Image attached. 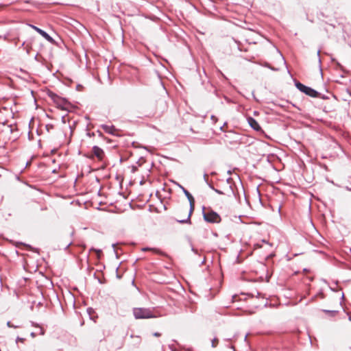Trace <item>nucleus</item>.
Returning <instances> with one entry per match:
<instances>
[{
    "instance_id": "f257e3e1",
    "label": "nucleus",
    "mask_w": 351,
    "mask_h": 351,
    "mask_svg": "<svg viewBox=\"0 0 351 351\" xmlns=\"http://www.w3.org/2000/svg\"><path fill=\"white\" fill-rule=\"evenodd\" d=\"M133 315L135 319H149L156 317L153 311L150 308H134Z\"/></svg>"
},
{
    "instance_id": "f03ea898",
    "label": "nucleus",
    "mask_w": 351,
    "mask_h": 351,
    "mask_svg": "<svg viewBox=\"0 0 351 351\" xmlns=\"http://www.w3.org/2000/svg\"><path fill=\"white\" fill-rule=\"evenodd\" d=\"M295 87L302 93H304L308 96L313 98L321 97V93L315 90V89L307 86L298 81L295 82Z\"/></svg>"
},
{
    "instance_id": "7ed1b4c3",
    "label": "nucleus",
    "mask_w": 351,
    "mask_h": 351,
    "mask_svg": "<svg viewBox=\"0 0 351 351\" xmlns=\"http://www.w3.org/2000/svg\"><path fill=\"white\" fill-rule=\"evenodd\" d=\"M203 217L204 219L208 223H218L221 221L220 215L215 211L210 209L207 211H204V207H203Z\"/></svg>"
},
{
    "instance_id": "20e7f679",
    "label": "nucleus",
    "mask_w": 351,
    "mask_h": 351,
    "mask_svg": "<svg viewBox=\"0 0 351 351\" xmlns=\"http://www.w3.org/2000/svg\"><path fill=\"white\" fill-rule=\"evenodd\" d=\"M28 25L34 29L35 31H36L39 34H40L43 38H45L48 42H49L51 44L55 43L54 39L45 31L41 29L40 28L31 24H28Z\"/></svg>"
},
{
    "instance_id": "39448f33",
    "label": "nucleus",
    "mask_w": 351,
    "mask_h": 351,
    "mask_svg": "<svg viewBox=\"0 0 351 351\" xmlns=\"http://www.w3.org/2000/svg\"><path fill=\"white\" fill-rule=\"evenodd\" d=\"M189 205H190V209H189V214L187 215V217L184 219H177V221L180 223H191V215L194 210V208H195V199H193V201L191 200V202H189Z\"/></svg>"
},
{
    "instance_id": "423d86ee",
    "label": "nucleus",
    "mask_w": 351,
    "mask_h": 351,
    "mask_svg": "<svg viewBox=\"0 0 351 351\" xmlns=\"http://www.w3.org/2000/svg\"><path fill=\"white\" fill-rule=\"evenodd\" d=\"M247 120L248 124L253 130H254L256 132H259V131L262 130L261 127L260 126V125L258 124V123L256 121V120L255 119H254L252 117H247Z\"/></svg>"
},
{
    "instance_id": "0eeeda50",
    "label": "nucleus",
    "mask_w": 351,
    "mask_h": 351,
    "mask_svg": "<svg viewBox=\"0 0 351 351\" xmlns=\"http://www.w3.org/2000/svg\"><path fill=\"white\" fill-rule=\"evenodd\" d=\"M101 128L108 134L114 135V136H119L116 132L118 131V130L114 126V125H108L103 124L101 125Z\"/></svg>"
},
{
    "instance_id": "6e6552de",
    "label": "nucleus",
    "mask_w": 351,
    "mask_h": 351,
    "mask_svg": "<svg viewBox=\"0 0 351 351\" xmlns=\"http://www.w3.org/2000/svg\"><path fill=\"white\" fill-rule=\"evenodd\" d=\"M93 152L94 155L99 160H101L104 156V152L99 147L95 145L93 147Z\"/></svg>"
},
{
    "instance_id": "1a4fd4ad",
    "label": "nucleus",
    "mask_w": 351,
    "mask_h": 351,
    "mask_svg": "<svg viewBox=\"0 0 351 351\" xmlns=\"http://www.w3.org/2000/svg\"><path fill=\"white\" fill-rule=\"evenodd\" d=\"M60 103H56L58 107L62 110H68L69 102L64 98L60 97Z\"/></svg>"
},
{
    "instance_id": "9d476101",
    "label": "nucleus",
    "mask_w": 351,
    "mask_h": 351,
    "mask_svg": "<svg viewBox=\"0 0 351 351\" xmlns=\"http://www.w3.org/2000/svg\"><path fill=\"white\" fill-rule=\"evenodd\" d=\"M226 182L229 184L227 195L228 197L235 196V193L232 186V179L231 178H228L226 179Z\"/></svg>"
},
{
    "instance_id": "9b49d317",
    "label": "nucleus",
    "mask_w": 351,
    "mask_h": 351,
    "mask_svg": "<svg viewBox=\"0 0 351 351\" xmlns=\"http://www.w3.org/2000/svg\"><path fill=\"white\" fill-rule=\"evenodd\" d=\"M48 95L49 97L53 99V101L55 102V103H60L59 101H60V96H58V95H56V93L50 91L48 93Z\"/></svg>"
},
{
    "instance_id": "f8f14e48",
    "label": "nucleus",
    "mask_w": 351,
    "mask_h": 351,
    "mask_svg": "<svg viewBox=\"0 0 351 351\" xmlns=\"http://www.w3.org/2000/svg\"><path fill=\"white\" fill-rule=\"evenodd\" d=\"M48 95L49 97L53 99V101L55 102V103H60L59 101H60V96H58V95H56V93L50 91L48 93Z\"/></svg>"
},
{
    "instance_id": "ddd939ff",
    "label": "nucleus",
    "mask_w": 351,
    "mask_h": 351,
    "mask_svg": "<svg viewBox=\"0 0 351 351\" xmlns=\"http://www.w3.org/2000/svg\"><path fill=\"white\" fill-rule=\"evenodd\" d=\"M182 191L189 202H191V200L193 201V199H194L193 195L185 188H182Z\"/></svg>"
},
{
    "instance_id": "4468645a",
    "label": "nucleus",
    "mask_w": 351,
    "mask_h": 351,
    "mask_svg": "<svg viewBox=\"0 0 351 351\" xmlns=\"http://www.w3.org/2000/svg\"><path fill=\"white\" fill-rule=\"evenodd\" d=\"M7 326L9 327V328H19L20 326L19 325H14L11 322L8 321L7 322Z\"/></svg>"
},
{
    "instance_id": "2eb2a0df",
    "label": "nucleus",
    "mask_w": 351,
    "mask_h": 351,
    "mask_svg": "<svg viewBox=\"0 0 351 351\" xmlns=\"http://www.w3.org/2000/svg\"><path fill=\"white\" fill-rule=\"evenodd\" d=\"M189 242H190V245H191V251L193 252L194 254H195L197 255H199L198 250L193 247L191 241H189Z\"/></svg>"
},
{
    "instance_id": "dca6fc26",
    "label": "nucleus",
    "mask_w": 351,
    "mask_h": 351,
    "mask_svg": "<svg viewBox=\"0 0 351 351\" xmlns=\"http://www.w3.org/2000/svg\"><path fill=\"white\" fill-rule=\"evenodd\" d=\"M324 312H325L326 313H329L332 316H335L337 314V311H329V310H324Z\"/></svg>"
},
{
    "instance_id": "f3484780",
    "label": "nucleus",
    "mask_w": 351,
    "mask_h": 351,
    "mask_svg": "<svg viewBox=\"0 0 351 351\" xmlns=\"http://www.w3.org/2000/svg\"><path fill=\"white\" fill-rule=\"evenodd\" d=\"M19 245H25L27 249H29V250L34 251V250H33V247H32L31 245H27V244H25V243H17V245H16V246H18Z\"/></svg>"
},
{
    "instance_id": "a211bd4d",
    "label": "nucleus",
    "mask_w": 351,
    "mask_h": 351,
    "mask_svg": "<svg viewBox=\"0 0 351 351\" xmlns=\"http://www.w3.org/2000/svg\"><path fill=\"white\" fill-rule=\"evenodd\" d=\"M218 342V339L217 338H214L212 341V343H211V346L213 348H215L217 346V344L216 343Z\"/></svg>"
},
{
    "instance_id": "6ab92c4d",
    "label": "nucleus",
    "mask_w": 351,
    "mask_h": 351,
    "mask_svg": "<svg viewBox=\"0 0 351 351\" xmlns=\"http://www.w3.org/2000/svg\"><path fill=\"white\" fill-rule=\"evenodd\" d=\"M96 252V254H97V258L98 259H100V258H101V254H102V251H101V250L97 249V250H96V252Z\"/></svg>"
},
{
    "instance_id": "aec40b11",
    "label": "nucleus",
    "mask_w": 351,
    "mask_h": 351,
    "mask_svg": "<svg viewBox=\"0 0 351 351\" xmlns=\"http://www.w3.org/2000/svg\"><path fill=\"white\" fill-rule=\"evenodd\" d=\"M130 337L131 338H136L137 339V344H139L141 343V337L140 336H134V335H130Z\"/></svg>"
},
{
    "instance_id": "412c9836",
    "label": "nucleus",
    "mask_w": 351,
    "mask_h": 351,
    "mask_svg": "<svg viewBox=\"0 0 351 351\" xmlns=\"http://www.w3.org/2000/svg\"><path fill=\"white\" fill-rule=\"evenodd\" d=\"M214 191L215 193H217V194H219V195H223V194H226L227 195V193H228V191L226 193H223V191H221V190H219L217 189H215Z\"/></svg>"
},
{
    "instance_id": "4be33fe9",
    "label": "nucleus",
    "mask_w": 351,
    "mask_h": 351,
    "mask_svg": "<svg viewBox=\"0 0 351 351\" xmlns=\"http://www.w3.org/2000/svg\"><path fill=\"white\" fill-rule=\"evenodd\" d=\"M143 251H148V250H151V251H154V252H157L158 250L156 249H154V248H149V247H143L142 249Z\"/></svg>"
},
{
    "instance_id": "5701e85b",
    "label": "nucleus",
    "mask_w": 351,
    "mask_h": 351,
    "mask_svg": "<svg viewBox=\"0 0 351 351\" xmlns=\"http://www.w3.org/2000/svg\"><path fill=\"white\" fill-rule=\"evenodd\" d=\"M53 128V125L51 124H48L46 125V129L49 132L50 130Z\"/></svg>"
},
{
    "instance_id": "b1692460",
    "label": "nucleus",
    "mask_w": 351,
    "mask_h": 351,
    "mask_svg": "<svg viewBox=\"0 0 351 351\" xmlns=\"http://www.w3.org/2000/svg\"><path fill=\"white\" fill-rule=\"evenodd\" d=\"M204 180L206 184H208V175L206 173L204 175Z\"/></svg>"
},
{
    "instance_id": "393cba45",
    "label": "nucleus",
    "mask_w": 351,
    "mask_h": 351,
    "mask_svg": "<svg viewBox=\"0 0 351 351\" xmlns=\"http://www.w3.org/2000/svg\"><path fill=\"white\" fill-rule=\"evenodd\" d=\"M24 341H25L24 338H21V337H18L16 338V343L19 342V341L23 342Z\"/></svg>"
},
{
    "instance_id": "a878e982",
    "label": "nucleus",
    "mask_w": 351,
    "mask_h": 351,
    "mask_svg": "<svg viewBox=\"0 0 351 351\" xmlns=\"http://www.w3.org/2000/svg\"><path fill=\"white\" fill-rule=\"evenodd\" d=\"M176 185H177L179 188H180L182 190V188H184V186H182L181 184H180L178 182H176V181H172Z\"/></svg>"
},
{
    "instance_id": "bb28decb",
    "label": "nucleus",
    "mask_w": 351,
    "mask_h": 351,
    "mask_svg": "<svg viewBox=\"0 0 351 351\" xmlns=\"http://www.w3.org/2000/svg\"><path fill=\"white\" fill-rule=\"evenodd\" d=\"M71 244H72V241L69 242V243L65 245V247H64V249L65 250H66L69 247V246H70Z\"/></svg>"
},
{
    "instance_id": "cd10ccee",
    "label": "nucleus",
    "mask_w": 351,
    "mask_h": 351,
    "mask_svg": "<svg viewBox=\"0 0 351 351\" xmlns=\"http://www.w3.org/2000/svg\"><path fill=\"white\" fill-rule=\"evenodd\" d=\"M153 335L154 337H158L161 336V334L160 332H155L153 333Z\"/></svg>"
},
{
    "instance_id": "c85d7f7f",
    "label": "nucleus",
    "mask_w": 351,
    "mask_h": 351,
    "mask_svg": "<svg viewBox=\"0 0 351 351\" xmlns=\"http://www.w3.org/2000/svg\"><path fill=\"white\" fill-rule=\"evenodd\" d=\"M320 51H320V49H319V50L317 51V56H318V57H319V58H318V61H319V64H321V58H320V57H319Z\"/></svg>"
},
{
    "instance_id": "c756f323",
    "label": "nucleus",
    "mask_w": 351,
    "mask_h": 351,
    "mask_svg": "<svg viewBox=\"0 0 351 351\" xmlns=\"http://www.w3.org/2000/svg\"><path fill=\"white\" fill-rule=\"evenodd\" d=\"M211 119L213 121L214 123H215L217 121V118L214 115L211 116Z\"/></svg>"
},
{
    "instance_id": "7c9ffc66",
    "label": "nucleus",
    "mask_w": 351,
    "mask_h": 351,
    "mask_svg": "<svg viewBox=\"0 0 351 351\" xmlns=\"http://www.w3.org/2000/svg\"><path fill=\"white\" fill-rule=\"evenodd\" d=\"M209 186L210 189H211L212 190L214 191V189H215L209 182H208V184H207Z\"/></svg>"
},
{
    "instance_id": "2f4dec72",
    "label": "nucleus",
    "mask_w": 351,
    "mask_h": 351,
    "mask_svg": "<svg viewBox=\"0 0 351 351\" xmlns=\"http://www.w3.org/2000/svg\"><path fill=\"white\" fill-rule=\"evenodd\" d=\"M25 48H26V50H27V53H29V48H32V47H29V44H27V45H26V47H25Z\"/></svg>"
},
{
    "instance_id": "473e14b6",
    "label": "nucleus",
    "mask_w": 351,
    "mask_h": 351,
    "mask_svg": "<svg viewBox=\"0 0 351 351\" xmlns=\"http://www.w3.org/2000/svg\"><path fill=\"white\" fill-rule=\"evenodd\" d=\"M205 261H206V258H204L202 259V261L200 262L199 265L201 266V265H204V263H205Z\"/></svg>"
},
{
    "instance_id": "72a5a7b5",
    "label": "nucleus",
    "mask_w": 351,
    "mask_h": 351,
    "mask_svg": "<svg viewBox=\"0 0 351 351\" xmlns=\"http://www.w3.org/2000/svg\"><path fill=\"white\" fill-rule=\"evenodd\" d=\"M255 247H256V248H260V247H261V244H259V243H256V244L255 245Z\"/></svg>"
},
{
    "instance_id": "f704fd0d",
    "label": "nucleus",
    "mask_w": 351,
    "mask_h": 351,
    "mask_svg": "<svg viewBox=\"0 0 351 351\" xmlns=\"http://www.w3.org/2000/svg\"><path fill=\"white\" fill-rule=\"evenodd\" d=\"M97 249L94 248V247H91L90 250H89V252H96Z\"/></svg>"
},
{
    "instance_id": "c9c22d12",
    "label": "nucleus",
    "mask_w": 351,
    "mask_h": 351,
    "mask_svg": "<svg viewBox=\"0 0 351 351\" xmlns=\"http://www.w3.org/2000/svg\"><path fill=\"white\" fill-rule=\"evenodd\" d=\"M30 335H31V337H34L36 336L35 333H34V332H31Z\"/></svg>"
},
{
    "instance_id": "e433bc0d",
    "label": "nucleus",
    "mask_w": 351,
    "mask_h": 351,
    "mask_svg": "<svg viewBox=\"0 0 351 351\" xmlns=\"http://www.w3.org/2000/svg\"><path fill=\"white\" fill-rule=\"evenodd\" d=\"M343 298H344V293H342V294H341V299L343 300Z\"/></svg>"
},
{
    "instance_id": "4c0bfd02",
    "label": "nucleus",
    "mask_w": 351,
    "mask_h": 351,
    "mask_svg": "<svg viewBox=\"0 0 351 351\" xmlns=\"http://www.w3.org/2000/svg\"><path fill=\"white\" fill-rule=\"evenodd\" d=\"M25 45V42L24 41V42H23L21 47H23Z\"/></svg>"
},
{
    "instance_id": "58836bf2",
    "label": "nucleus",
    "mask_w": 351,
    "mask_h": 351,
    "mask_svg": "<svg viewBox=\"0 0 351 351\" xmlns=\"http://www.w3.org/2000/svg\"><path fill=\"white\" fill-rule=\"evenodd\" d=\"M116 245H117V244L113 243V244L112 245V247H113V248H114V247H115V246H116Z\"/></svg>"
},
{
    "instance_id": "ea45409f",
    "label": "nucleus",
    "mask_w": 351,
    "mask_h": 351,
    "mask_svg": "<svg viewBox=\"0 0 351 351\" xmlns=\"http://www.w3.org/2000/svg\"><path fill=\"white\" fill-rule=\"evenodd\" d=\"M303 271H304V272H307V271H308V269L305 268V269H304V270H303Z\"/></svg>"
},
{
    "instance_id": "a19ab883",
    "label": "nucleus",
    "mask_w": 351,
    "mask_h": 351,
    "mask_svg": "<svg viewBox=\"0 0 351 351\" xmlns=\"http://www.w3.org/2000/svg\"><path fill=\"white\" fill-rule=\"evenodd\" d=\"M40 334L44 335V331L43 330H41Z\"/></svg>"
},
{
    "instance_id": "79ce46f5",
    "label": "nucleus",
    "mask_w": 351,
    "mask_h": 351,
    "mask_svg": "<svg viewBox=\"0 0 351 351\" xmlns=\"http://www.w3.org/2000/svg\"><path fill=\"white\" fill-rule=\"evenodd\" d=\"M231 348L233 349V351H236L235 348L233 346H232Z\"/></svg>"
},
{
    "instance_id": "37998d69",
    "label": "nucleus",
    "mask_w": 351,
    "mask_h": 351,
    "mask_svg": "<svg viewBox=\"0 0 351 351\" xmlns=\"http://www.w3.org/2000/svg\"><path fill=\"white\" fill-rule=\"evenodd\" d=\"M223 125L220 127L221 130H223Z\"/></svg>"
},
{
    "instance_id": "c03bdc74",
    "label": "nucleus",
    "mask_w": 351,
    "mask_h": 351,
    "mask_svg": "<svg viewBox=\"0 0 351 351\" xmlns=\"http://www.w3.org/2000/svg\"><path fill=\"white\" fill-rule=\"evenodd\" d=\"M228 174H230V173H231V171H230V170H229V171H228Z\"/></svg>"
},
{
    "instance_id": "a18cd8bd",
    "label": "nucleus",
    "mask_w": 351,
    "mask_h": 351,
    "mask_svg": "<svg viewBox=\"0 0 351 351\" xmlns=\"http://www.w3.org/2000/svg\"><path fill=\"white\" fill-rule=\"evenodd\" d=\"M83 248H85L86 247V245H82Z\"/></svg>"
},
{
    "instance_id": "49530a36",
    "label": "nucleus",
    "mask_w": 351,
    "mask_h": 351,
    "mask_svg": "<svg viewBox=\"0 0 351 351\" xmlns=\"http://www.w3.org/2000/svg\"><path fill=\"white\" fill-rule=\"evenodd\" d=\"M62 121L64 122V117H62Z\"/></svg>"
},
{
    "instance_id": "de8ad7c7",
    "label": "nucleus",
    "mask_w": 351,
    "mask_h": 351,
    "mask_svg": "<svg viewBox=\"0 0 351 351\" xmlns=\"http://www.w3.org/2000/svg\"><path fill=\"white\" fill-rule=\"evenodd\" d=\"M348 319H349L350 321H351V316H350V317H348Z\"/></svg>"
},
{
    "instance_id": "09e8293b",
    "label": "nucleus",
    "mask_w": 351,
    "mask_h": 351,
    "mask_svg": "<svg viewBox=\"0 0 351 351\" xmlns=\"http://www.w3.org/2000/svg\"><path fill=\"white\" fill-rule=\"evenodd\" d=\"M245 339V341H246V340H247V335L245 337V339Z\"/></svg>"
},
{
    "instance_id": "8fccbe9b",
    "label": "nucleus",
    "mask_w": 351,
    "mask_h": 351,
    "mask_svg": "<svg viewBox=\"0 0 351 351\" xmlns=\"http://www.w3.org/2000/svg\"><path fill=\"white\" fill-rule=\"evenodd\" d=\"M350 252H351V248H350Z\"/></svg>"
}]
</instances>
